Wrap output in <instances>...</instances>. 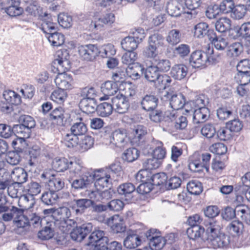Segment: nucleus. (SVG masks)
<instances>
[{"mask_svg": "<svg viewBox=\"0 0 250 250\" xmlns=\"http://www.w3.org/2000/svg\"><path fill=\"white\" fill-rule=\"evenodd\" d=\"M58 58L54 60L52 63L51 70L58 75L55 79V83L58 88L62 89L71 90L74 87V80L72 76L66 73L69 69L68 60L63 57L62 51L57 52Z\"/></svg>", "mask_w": 250, "mask_h": 250, "instance_id": "obj_1", "label": "nucleus"}, {"mask_svg": "<svg viewBox=\"0 0 250 250\" xmlns=\"http://www.w3.org/2000/svg\"><path fill=\"white\" fill-rule=\"evenodd\" d=\"M96 190L92 191L89 196L93 202L100 201L103 193L107 191L111 183V176L108 171L104 169L96 170L93 175Z\"/></svg>", "mask_w": 250, "mask_h": 250, "instance_id": "obj_2", "label": "nucleus"}, {"mask_svg": "<svg viewBox=\"0 0 250 250\" xmlns=\"http://www.w3.org/2000/svg\"><path fill=\"white\" fill-rule=\"evenodd\" d=\"M219 59V55L214 54L213 49L208 47L207 52L201 50L193 51L190 55L189 62L194 67L205 68L217 63Z\"/></svg>", "mask_w": 250, "mask_h": 250, "instance_id": "obj_3", "label": "nucleus"}, {"mask_svg": "<svg viewBox=\"0 0 250 250\" xmlns=\"http://www.w3.org/2000/svg\"><path fill=\"white\" fill-rule=\"evenodd\" d=\"M211 155L208 153L194 154L190 158L189 164V169L194 172H201L204 169L207 172L209 171V162Z\"/></svg>", "mask_w": 250, "mask_h": 250, "instance_id": "obj_4", "label": "nucleus"}, {"mask_svg": "<svg viewBox=\"0 0 250 250\" xmlns=\"http://www.w3.org/2000/svg\"><path fill=\"white\" fill-rule=\"evenodd\" d=\"M162 41V36L158 34H154L149 37L148 45L143 50V55L145 58L149 59L151 63L158 58L157 48Z\"/></svg>", "mask_w": 250, "mask_h": 250, "instance_id": "obj_5", "label": "nucleus"}, {"mask_svg": "<svg viewBox=\"0 0 250 250\" xmlns=\"http://www.w3.org/2000/svg\"><path fill=\"white\" fill-rule=\"evenodd\" d=\"M149 240V246L154 250H161L166 244L165 239L160 235V232L156 229H150L145 233Z\"/></svg>", "mask_w": 250, "mask_h": 250, "instance_id": "obj_6", "label": "nucleus"}, {"mask_svg": "<svg viewBox=\"0 0 250 250\" xmlns=\"http://www.w3.org/2000/svg\"><path fill=\"white\" fill-rule=\"evenodd\" d=\"M80 58L87 61L94 60L100 54V50L96 45L89 44L82 45L78 48Z\"/></svg>", "mask_w": 250, "mask_h": 250, "instance_id": "obj_7", "label": "nucleus"}, {"mask_svg": "<svg viewBox=\"0 0 250 250\" xmlns=\"http://www.w3.org/2000/svg\"><path fill=\"white\" fill-rule=\"evenodd\" d=\"M204 241H208L210 243L214 238L220 234L222 228L217 221H212L206 225Z\"/></svg>", "mask_w": 250, "mask_h": 250, "instance_id": "obj_8", "label": "nucleus"}, {"mask_svg": "<svg viewBox=\"0 0 250 250\" xmlns=\"http://www.w3.org/2000/svg\"><path fill=\"white\" fill-rule=\"evenodd\" d=\"M181 5L178 2L169 3L167 6V13L173 17H178L182 14L187 15V17L188 19H192V13L187 10V9L184 7L181 8Z\"/></svg>", "mask_w": 250, "mask_h": 250, "instance_id": "obj_9", "label": "nucleus"}, {"mask_svg": "<svg viewBox=\"0 0 250 250\" xmlns=\"http://www.w3.org/2000/svg\"><path fill=\"white\" fill-rule=\"evenodd\" d=\"M127 98L117 95L112 99L113 106L115 110L120 113L126 112L129 108L130 104Z\"/></svg>", "mask_w": 250, "mask_h": 250, "instance_id": "obj_10", "label": "nucleus"}, {"mask_svg": "<svg viewBox=\"0 0 250 250\" xmlns=\"http://www.w3.org/2000/svg\"><path fill=\"white\" fill-rule=\"evenodd\" d=\"M103 96L99 98L100 101L107 100L110 96L115 94L118 92V84L112 81H106L101 87Z\"/></svg>", "mask_w": 250, "mask_h": 250, "instance_id": "obj_11", "label": "nucleus"}, {"mask_svg": "<svg viewBox=\"0 0 250 250\" xmlns=\"http://www.w3.org/2000/svg\"><path fill=\"white\" fill-rule=\"evenodd\" d=\"M115 21V16L111 13H106L96 21H92L90 24L91 28L100 30L104 25H110Z\"/></svg>", "mask_w": 250, "mask_h": 250, "instance_id": "obj_12", "label": "nucleus"}, {"mask_svg": "<svg viewBox=\"0 0 250 250\" xmlns=\"http://www.w3.org/2000/svg\"><path fill=\"white\" fill-rule=\"evenodd\" d=\"M177 129H183L188 125L187 118L179 114L178 111L172 110L168 116Z\"/></svg>", "mask_w": 250, "mask_h": 250, "instance_id": "obj_13", "label": "nucleus"}, {"mask_svg": "<svg viewBox=\"0 0 250 250\" xmlns=\"http://www.w3.org/2000/svg\"><path fill=\"white\" fill-rule=\"evenodd\" d=\"M209 110L205 105L200 106L196 109L193 113V121L195 124L205 122L209 116Z\"/></svg>", "mask_w": 250, "mask_h": 250, "instance_id": "obj_14", "label": "nucleus"}, {"mask_svg": "<svg viewBox=\"0 0 250 250\" xmlns=\"http://www.w3.org/2000/svg\"><path fill=\"white\" fill-rule=\"evenodd\" d=\"M92 228L91 224L83 225L82 227L71 232V236L76 241L82 240L91 231Z\"/></svg>", "mask_w": 250, "mask_h": 250, "instance_id": "obj_15", "label": "nucleus"}, {"mask_svg": "<svg viewBox=\"0 0 250 250\" xmlns=\"http://www.w3.org/2000/svg\"><path fill=\"white\" fill-rule=\"evenodd\" d=\"M118 91L119 96L127 98L134 96L136 93L132 83L127 82L118 84Z\"/></svg>", "mask_w": 250, "mask_h": 250, "instance_id": "obj_16", "label": "nucleus"}, {"mask_svg": "<svg viewBox=\"0 0 250 250\" xmlns=\"http://www.w3.org/2000/svg\"><path fill=\"white\" fill-rule=\"evenodd\" d=\"M13 131L16 137L19 138L21 144L30 137L31 133L30 129L21 124L14 125Z\"/></svg>", "mask_w": 250, "mask_h": 250, "instance_id": "obj_17", "label": "nucleus"}, {"mask_svg": "<svg viewBox=\"0 0 250 250\" xmlns=\"http://www.w3.org/2000/svg\"><path fill=\"white\" fill-rule=\"evenodd\" d=\"M187 235L190 239L194 240L201 239L204 241L205 228L202 226L189 227L186 231Z\"/></svg>", "mask_w": 250, "mask_h": 250, "instance_id": "obj_18", "label": "nucleus"}, {"mask_svg": "<svg viewBox=\"0 0 250 250\" xmlns=\"http://www.w3.org/2000/svg\"><path fill=\"white\" fill-rule=\"evenodd\" d=\"M67 97V92L60 88L53 90L50 95V99L54 103L60 105L63 104Z\"/></svg>", "mask_w": 250, "mask_h": 250, "instance_id": "obj_19", "label": "nucleus"}, {"mask_svg": "<svg viewBox=\"0 0 250 250\" xmlns=\"http://www.w3.org/2000/svg\"><path fill=\"white\" fill-rule=\"evenodd\" d=\"M144 70V68L142 65L139 63L132 64L128 66L126 68V73L127 76L133 80H138L140 78L141 73Z\"/></svg>", "mask_w": 250, "mask_h": 250, "instance_id": "obj_20", "label": "nucleus"}, {"mask_svg": "<svg viewBox=\"0 0 250 250\" xmlns=\"http://www.w3.org/2000/svg\"><path fill=\"white\" fill-rule=\"evenodd\" d=\"M158 99L154 96L146 95L142 99L141 105L143 108L146 111L153 110L158 105Z\"/></svg>", "mask_w": 250, "mask_h": 250, "instance_id": "obj_21", "label": "nucleus"}, {"mask_svg": "<svg viewBox=\"0 0 250 250\" xmlns=\"http://www.w3.org/2000/svg\"><path fill=\"white\" fill-rule=\"evenodd\" d=\"M229 237L222 232L210 243L214 249L226 248L229 244Z\"/></svg>", "mask_w": 250, "mask_h": 250, "instance_id": "obj_22", "label": "nucleus"}, {"mask_svg": "<svg viewBox=\"0 0 250 250\" xmlns=\"http://www.w3.org/2000/svg\"><path fill=\"white\" fill-rule=\"evenodd\" d=\"M187 73V67L184 64H179L172 67L170 74L175 79L181 80L186 76Z\"/></svg>", "mask_w": 250, "mask_h": 250, "instance_id": "obj_23", "label": "nucleus"}, {"mask_svg": "<svg viewBox=\"0 0 250 250\" xmlns=\"http://www.w3.org/2000/svg\"><path fill=\"white\" fill-rule=\"evenodd\" d=\"M146 133V130L144 126L140 125H137L131 133L130 138L131 142L139 144Z\"/></svg>", "mask_w": 250, "mask_h": 250, "instance_id": "obj_24", "label": "nucleus"}, {"mask_svg": "<svg viewBox=\"0 0 250 250\" xmlns=\"http://www.w3.org/2000/svg\"><path fill=\"white\" fill-rule=\"evenodd\" d=\"M166 238V243L172 245L170 250H182V245L184 241L178 239L177 233H170L167 236Z\"/></svg>", "mask_w": 250, "mask_h": 250, "instance_id": "obj_25", "label": "nucleus"}, {"mask_svg": "<svg viewBox=\"0 0 250 250\" xmlns=\"http://www.w3.org/2000/svg\"><path fill=\"white\" fill-rule=\"evenodd\" d=\"M11 176L13 180L18 184L25 182L28 178L27 173L21 167L15 168L11 173Z\"/></svg>", "mask_w": 250, "mask_h": 250, "instance_id": "obj_26", "label": "nucleus"}, {"mask_svg": "<svg viewBox=\"0 0 250 250\" xmlns=\"http://www.w3.org/2000/svg\"><path fill=\"white\" fill-rule=\"evenodd\" d=\"M142 243L141 237L136 233H129L124 241V246L127 249H134Z\"/></svg>", "mask_w": 250, "mask_h": 250, "instance_id": "obj_27", "label": "nucleus"}, {"mask_svg": "<svg viewBox=\"0 0 250 250\" xmlns=\"http://www.w3.org/2000/svg\"><path fill=\"white\" fill-rule=\"evenodd\" d=\"M126 130H119L113 134L112 143L117 147H124L127 144Z\"/></svg>", "mask_w": 250, "mask_h": 250, "instance_id": "obj_28", "label": "nucleus"}, {"mask_svg": "<svg viewBox=\"0 0 250 250\" xmlns=\"http://www.w3.org/2000/svg\"><path fill=\"white\" fill-rule=\"evenodd\" d=\"M94 143L93 137L89 135L84 136L79 140L78 150L81 152H85L93 147Z\"/></svg>", "mask_w": 250, "mask_h": 250, "instance_id": "obj_29", "label": "nucleus"}, {"mask_svg": "<svg viewBox=\"0 0 250 250\" xmlns=\"http://www.w3.org/2000/svg\"><path fill=\"white\" fill-rule=\"evenodd\" d=\"M3 96L7 103L10 104L18 105L21 102V96L13 90H5Z\"/></svg>", "mask_w": 250, "mask_h": 250, "instance_id": "obj_30", "label": "nucleus"}, {"mask_svg": "<svg viewBox=\"0 0 250 250\" xmlns=\"http://www.w3.org/2000/svg\"><path fill=\"white\" fill-rule=\"evenodd\" d=\"M59 196L54 191L49 189L48 191L43 192L41 200L42 202L47 205H53L58 202Z\"/></svg>", "mask_w": 250, "mask_h": 250, "instance_id": "obj_31", "label": "nucleus"}, {"mask_svg": "<svg viewBox=\"0 0 250 250\" xmlns=\"http://www.w3.org/2000/svg\"><path fill=\"white\" fill-rule=\"evenodd\" d=\"M205 101L201 97L197 96L194 100H189L187 102H184V107L187 112L195 110L200 106L205 105Z\"/></svg>", "mask_w": 250, "mask_h": 250, "instance_id": "obj_32", "label": "nucleus"}, {"mask_svg": "<svg viewBox=\"0 0 250 250\" xmlns=\"http://www.w3.org/2000/svg\"><path fill=\"white\" fill-rule=\"evenodd\" d=\"M231 21L228 18L222 17L218 20L215 23V28L221 33H224L231 29Z\"/></svg>", "mask_w": 250, "mask_h": 250, "instance_id": "obj_33", "label": "nucleus"}, {"mask_svg": "<svg viewBox=\"0 0 250 250\" xmlns=\"http://www.w3.org/2000/svg\"><path fill=\"white\" fill-rule=\"evenodd\" d=\"M56 215H58V217L56 219V221H60L65 225H67L68 222L71 221L69 219L71 216V212L67 207H62L57 209Z\"/></svg>", "mask_w": 250, "mask_h": 250, "instance_id": "obj_34", "label": "nucleus"}, {"mask_svg": "<svg viewBox=\"0 0 250 250\" xmlns=\"http://www.w3.org/2000/svg\"><path fill=\"white\" fill-rule=\"evenodd\" d=\"M151 182L153 186L167 187V176L165 173L160 172L152 175Z\"/></svg>", "mask_w": 250, "mask_h": 250, "instance_id": "obj_35", "label": "nucleus"}, {"mask_svg": "<svg viewBox=\"0 0 250 250\" xmlns=\"http://www.w3.org/2000/svg\"><path fill=\"white\" fill-rule=\"evenodd\" d=\"M159 72H167L171 68V62L167 59H158L157 58L152 62Z\"/></svg>", "mask_w": 250, "mask_h": 250, "instance_id": "obj_36", "label": "nucleus"}, {"mask_svg": "<svg viewBox=\"0 0 250 250\" xmlns=\"http://www.w3.org/2000/svg\"><path fill=\"white\" fill-rule=\"evenodd\" d=\"M69 160L65 158L55 159L52 163V167L57 172H62L68 169Z\"/></svg>", "mask_w": 250, "mask_h": 250, "instance_id": "obj_37", "label": "nucleus"}, {"mask_svg": "<svg viewBox=\"0 0 250 250\" xmlns=\"http://www.w3.org/2000/svg\"><path fill=\"white\" fill-rule=\"evenodd\" d=\"M80 122L76 123L71 126L70 131L77 136L83 135L87 131L86 125L82 122L83 119L81 117H78Z\"/></svg>", "mask_w": 250, "mask_h": 250, "instance_id": "obj_38", "label": "nucleus"}, {"mask_svg": "<svg viewBox=\"0 0 250 250\" xmlns=\"http://www.w3.org/2000/svg\"><path fill=\"white\" fill-rule=\"evenodd\" d=\"M64 112V110L62 107H56L50 112V119L58 124H62L65 118Z\"/></svg>", "mask_w": 250, "mask_h": 250, "instance_id": "obj_39", "label": "nucleus"}, {"mask_svg": "<svg viewBox=\"0 0 250 250\" xmlns=\"http://www.w3.org/2000/svg\"><path fill=\"white\" fill-rule=\"evenodd\" d=\"M48 40L52 46L58 47L64 43L65 39L63 34L58 32L48 33Z\"/></svg>", "mask_w": 250, "mask_h": 250, "instance_id": "obj_40", "label": "nucleus"}, {"mask_svg": "<svg viewBox=\"0 0 250 250\" xmlns=\"http://www.w3.org/2000/svg\"><path fill=\"white\" fill-rule=\"evenodd\" d=\"M171 79L167 75H160L155 82L156 87L159 90H164L169 87L171 83Z\"/></svg>", "mask_w": 250, "mask_h": 250, "instance_id": "obj_41", "label": "nucleus"}, {"mask_svg": "<svg viewBox=\"0 0 250 250\" xmlns=\"http://www.w3.org/2000/svg\"><path fill=\"white\" fill-rule=\"evenodd\" d=\"M122 48L126 51H134L138 46V42L131 36L125 37L121 42Z\"/></svg>", "mask_w": 250, "mask_h": 250, "instance_id": "obj_42", "label": "nucleus"}, {"mask_svg": "<svg viewBox=\"0 0 250 250\" xmlns=\"http://www.w3.org/2000/svg\"><path fill=\"white\" fill-rule=\"evenodd\" d=\"M159 71L155 66L151 64V65L147 66L145 71V78L150 82H155L156 80L160 74Z\"/></svg>", "mask_w": 250, "mask_h": 250, "instance_id": "obj_43", "label": "nucleus"}, {"mask_svg": "<svg viewBox=\"0 0 250 250\" xmlns=\"http://www.w3.org/2000/svg\"><path fill=\"white\" fill-rule=\"evenodd\" d=\"M185 98L181 95H173L170 98V104L173 109V110L178 111L182 109L184 105Z\"/></svg>", "mask_w": 250, "mask_h": 250, "instance_id": "obj_44", "label": "nucleus"}, {"mask_svg": "<svg viewBox=\"0 0 250 250\" xmlns=\"http://www.w3.org/2000/svg\"><path fill=\"white\" fill-rule=\"evenodd\" d=\"M79 139L77 135H75L70 131V133L66 134L63 138V142L65 145L69 148L74 147H78Z\"/></svg>", "mask_w": 250, "mask_h": 250, "instance_id": "obj_45", "label": "nucleus"}, {"mask_svg": "<svg viewBox=\"0 0 250 250\" xmlns=\"http://www.w3.org/2000/svg\"><path fill=\"white\" fill-rule=\"evenodd\" d=\"M48 185L49 189L56 192L63 188L64 183L60 177L53 176L49 180Z\"/></svg>", "mask_w": 250, "mask_h": 250, "instance_id": "obj_46", "label": "nucleus"}, {"mask_svg": "<svg viewBox=\"0 0 250 250\" xmlns=\"http://www.w3.org/2000/svg\"><path fill=\"white\" fill-rule=\"evenodd\" d=\"M91 200H92L91 199L90 200L86 199L77 200L76 201L75 204H74L72 207V209L75 211L76 214L82 213L89 206V203Z\"/></svg>", "mask_w": 250, "mask_h": 250, "instance_id": "obj_47", "label": "nucleus"}, {"mask_svg": "<svg viewBox=\"0 0 250 250\" xmlns=\"http://www.w3.org/2000/svg\"><path fill=\"white\" fill-rule=\"evenodd\" d=\"M187 189L191 194L199 195L203 191L202 184L198 181H190L187 184Z\"/></svg>", "mask_w": 250, "mask_h": 250, "instance_id": "obj_48", "label": "nucleus"}, {"mask_svg": "<svg viewBox=\"0 0 250 250\" xmlns=\"http://www.w3.org/2000/svg\"><path fill=\"white\" fill-rule=\"evenodd\" d=\"M243 51V44L238 42H236L230 45L227 51V54L232 57L239 56Z\"/></svg>", "mask_w": 250, "mask_h": 250, "instance_id": "obj_49", "label": "nucleus"}, {"mask_svg": "<svg viewBox=\"0 0 250 250\" xmlns=\"http://www.w3.org/2000/svg\"><path fill=\"white\" fill-rule=\"evenodd\" d=\"M113 109L112 104L104 102L98 106V112L102 117H108L112 114Z\"/></svg>", "mask_w": 250, "mask_h": 250, "instance_id": "obj_50", "label": "nucleus"}, {"mask_svg": "<svg viewBox=\"0 0 250 250\" xmlns=\"http://www.w3.org/2000/svg\"><path fill=\"white\" fill-rule=\"evenodd\" d=\"M166 155V149L164 146V144L161 142H158L157 146L152 151V156L162 162V160L165 158Z\"/></svg>", "mask_w": 250, "mask_h": 250, "instance_id": "obj_51", "label": "nucleus"}, {"mask_svg": "<svg viewBox=\"0 0 250 250\" xmlns=\"http://www.w3.org/2000/svg\"><path fill=\"white\" fill-rule=\"evenodd\" d=\"M236 214L242 221L250 225V211L248 207H237Z\"/></svg>", "mask_w": 250, "mask_h": 250, "instance_id": "obj_52", "label": "nucleus"}, {"mask_svg": "<svg viewBox=\"0 0 250 250\" xmlns=\"http://www.w3.org/2000/svg\"><path fill=\"white\" fill-rule=\"evenodd\" d=\"M24 191L26 194L34 196L41 192V186L37 182H31L24 188Z\"/></svg>", "mask_w": 250, "mask_h": 250, "instance_id": "obj_53", "label": "nucleus"}, {"mask_svg": "<svg viewBox=\"0 0 250 250\" xmlns=\"http://www.w3.org/2000/svg\"><path fill=\"white\" fill-rule=\"evenodd\" d=\"M181 34L179 30L172 29L170 30L167 37V41L172 45L178 43L181 40Z\"/></svg>", "mask_w": 250, "mask_h": 250, "instance_id": "obj_54", "label": "nucleus"}, {"mask_svg": "<svg viewBox=\"0 0 250 250\" xmlns=\"http://www.w3.org/2000/svg\"><path fill=\"white\" fill-rule=\"evenodd\" d=\"M58 21L60 25L63 28H69L72 24V17L67 13H62L59 14Z\"/></svg>", "mask_w": 250, "mask_h": 250, "instance_id": "obj_55", "label": "nucleus"}, {"mask_svg": "<svg viewBox=\"0 0 250 250\" xmlns=\"http://www.w3.org/2000/svg\"><path fill=\"white\" fill-rule=\"evenodd\" d=\"M122 58V62L129 66L132 64H136L135 61L137 60L138 55L137 53L133 51H126Z\"/></svg>", "mask_w": 250, "mask_h": 250, "instance_id": "obj_56", "label": "nucleus"}, {"mask_svg": "<svg viewBox=\"0 0 250 250\" xmlns=\"http://www.w3.org/2000/svg\"><path fill=\"white\" fill-rule=\"evenodd\" d=\"M152 177V173L148 169L140 170L136 175V179L140 182H151Z\"/></svg>", "mask_w": 250, "mask_h": 250, "instance_id": "obj_57", "label": "nucleus"}, {"mask_svg": "<svg viewBox=\"0 0 250 250\" xmlns=\"http://www.w3.org/2000/svg\"><path fill=\"white\" fill-rule=\"evenodd\" d=\"M161 164L162 163L160 160L153 156L151 158L146 159L143 162V167L150 170L158 168Z\"/></svg>", "mask_w": 250, "mask_h": 250, "instance_id": "obj_58", "label": "nucleus"}, {"mask_svg": "<svg viewBox=\"0 0 250 250\" xmlns=\"http://www.w3.org/2000/svg\"><path fill=\"white\" fill-rule=\"evenodd\" d=\"M139 151L135 147L129 148L124 154V158L127 162H132L137 159L139 156Z\"/></svg>", "mask_w": 250, "mask_h": 250, "instance_id": "obj_59", "label": "nucleus"}, {"mask_svg": "<svg viewBox=\"0 0 250 250\" xmlns=\"http://www.w3.org/2000/svg\"><path fill=\"white\" fill-rule=\"evenodd\" d=\"M234 80L239 84L248 85L250 83V72H238Z\"/></svg>", "mask_w": 250, "mask_h": 250, "instance_id": "obj_60", "label": "nucleus"}, {"mask_svg": "<svg viewBox=\"0 0 250 250\" xmlns=\"http://www.w3.org/2000/svg\"><path fill=\"white\" fill-rule=\"evenodd\" d=\"M234 2L233 0H224L219 5L220 11L224 14L231 13L234 8Z\"/></svg>", "mask_w": 250, "mask_h": 250, "instance_id": "obj_61", "label": "nucleus"}, {"mask_svg": "<svg viewBox=\"0 0 250 250\" xmlns=\"http://www.w3.org/2000/svg\"><path fill=\"white\" fill-rule=\"evenodd\" d=\"M209 150L213 153L222 155L227 152V147L223 143H217L212 144L209 148Z\"/></svg>", "mask_w": 250, "mask_h": 250, "instance_id": "obj_62", "label": "nucleus"}, {"mask_svg": "<svg viewBox=\"0 0 250 250\" xmlns=\"http://www.w3.org/2000/svg\"><path fill=\"white\" fill-rule=\"evenodd\" d=\"M208 26L206 22H200L194 28V35L197 38H201L206 34Z\"/></svg>", "mask_w": 250, "mask_h": 250, "instance_id": "obj_63", "label": "nucleus"}, {"mask_svg": "<svg viewBox=\"0 0 250 250\" xmlns=\"http://www.w3.org/2000/svg\"><path fill=\"white\" fill-rule=\"evenodd\" d=\"M247 10L246 6L243 5H234V8L231 12V16L235 19H241L245 15Z\"/></svg>", "mask_w": 250, "mask_h": 250, "instance_id": "obj_64", "label": "nucleus"}]
</instances>
